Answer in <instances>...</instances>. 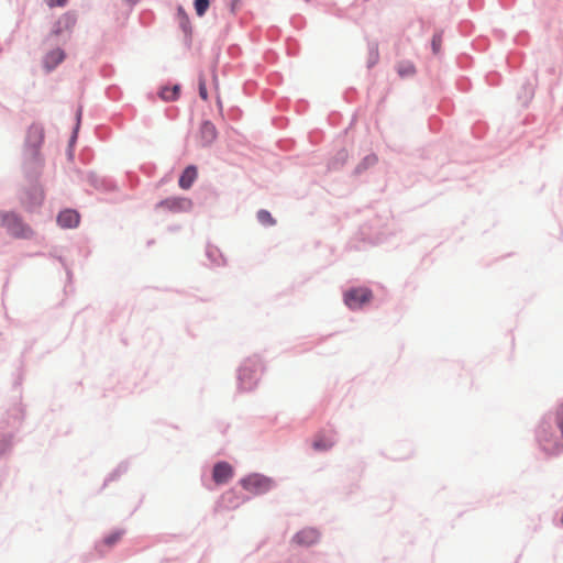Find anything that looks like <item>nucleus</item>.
Returning a JSON list of instances; mask_svg holds the SVG:
<instances>
[{"label":"nucleus","mask_w":563,"mask_h":563,"mask_svg":"<svg viewBox=\"0 0 563 563\" xmlns=\"http://www.w3.org/2000/svg\"><path fill=\"white\" fill-rule=\"evenodd\" d=\"M0 227L4 228L15 239H31L33 236L31 227L13 212H0Z\"/></svg>","instance_id":"1"},{"label":"nucleus","mask_w":563,"mask_h":563,"mask_svg":"<svg viewBox=\"0 0 563 563\" xmlns=\"http://www.w3.org/2000/svg\"><path fill=\"white\" fill-rule=\"evenodd\" d=\"M192 208V201L185 197H169L156 205V209L167 212H188Z\"/></svg>","instance_id":"2"},{"label":"nucleus","mask_w":563,"mask_h":563,"mask_svg":"<svg viewBox=\"0 0 563 563\" xmlns=\"http://www.w3.org/2000/svg\"><path fill=\"white\" fill-rule=\"evenodd\" d=\"M372 299V291L365 287L352 288L344 294V302L350 309H358Z\"/></svg>","instance_id":"3"},{"label":"nucleus","mask_w":563,"mask_h":563,"mask_svg":"<svg viewBox=\"0 0 563 563\" xmlns=\"http://www.w3.org/2000/svg\"><path fill=\"white\" fill-rule=\"evenodd\" d=\"M244 489L258 495L267 492L272 486V481L263 475L253 474L241 481Z\"/></svg>","instance_id":"4"},{"label":"nucleus","mask_w":563,"mask_h":563,"mask_svg":"<svg viewBox=\"0 0 563 563\" xmlns=\"http://www.w3.org/2000/svg\"><path fill=\"white\" fill-rule=\"evenodd\" d=\"M233 476V468L227 462H219L213 466L212 478L218 485L228 483Z\"/></svg>","instance_id":"5"},{"label":"nucleus","mask_w":563,"mask_h":563,"mask_svg":"<svg viewBox=\"0 0 563 563\" xmlns=\"http://www.w3.org/2000/svg\"><path fill=\"white\" fill-rule=\"evenodd\" d=\"M319 532L313 528H306L300 530L295 537L294 541L299 545L310 547L318 542Z\"/></svg>","instance_id":"6"},{"label":"nucleus","mask_w":563,"mask_h":563,"mask_svg":"<svg viewBox=\"0 0 563 563\" xmlns=\"http://www.w3.org/2000/svg\"><path fill=\"white\" fill-rule=\"evenodd\" d=\"M197 177H198L197 167L194 165H189L185 168V170L180 175L178 185L181 189L187 190L192 186V184L196 181Z\"/></svg>","instance_id":"7"},{"label":"nucleus","mask_w":563,"mask_h":563,"mask_svg":"<svg viewBox=\"0 0 563 563\" xmlns=\"http://www.w3.org/2000/svg\"><path fill=\"white\" fill-rule=\"evenodd\" d=\"M57 222L63 228H75L79 223V214L75 210H64L58 214Z\"/></svg>","instance_id":"8"},{"label":"nucleus","mask_w":563,"mask_h":563,"mask_svg":"<svg viewBox=\"0 0 563 563\" xmlns=\"http://www.w3.org/2000/svg\"><path fill=\"white\" fill-rule=\"evenodd\" d=\"M200 134H201V139L203 141V144H206V145L210 144L217 137L216 126L211 122L207 121V122L202 123V125L200 128Z\"/></svg>","instance_id":"9"},{"label":"nucleus","mask_w":563,"mask_h":563,"mask_svg":"<svg viewBox=\"0 0 563 563\" xmlns=\"http://www.w3.org/2000/svg\"><path fill=\"white\" fill-rule=\"evenodd\" d=\"M64 57H65V55L62 49H59V48L54 49L47 54V56L45 58V64L49 69H52L55 66H57L59 63H62Z\"/></svg>","instance_id":"10"},{"label":"nucleus","mask_w":563,"mask_h":563,"mask_svg":"<svg viewBox=\"0 0 563 563\" xmlns=\"http://www.w3.org/2000/svg\"><path fill=\"white\" fill-rule=\"evenodd\" d=\"M180 87L179 85H175L172 88L164 87L159 91V97L165 101H173L179 97Z\"/></svg>","instance_id":"11"},{"label":"nucleus","mask_w":563,"mask_h":563,"mask_svg":"<svg viewBox=\"0 0 563 563\" xmlns=\"http://www.w3.org/2000/svg\"><path fill=\"white\" fill-rule=\"evenodd\" d=\"M43 141V130L40 126L33 125L27 133V142L33 146H38Z\"/></svg>","instance_id":"12"},{"label":"nucleus","mask_w":563,"mask_h":563,"mask_svg":"<svg viewBox=\"0 0 563 563\" xmlns=\"http://www.w3.org/2000/svg\"><path fill=\"white\" fill-rule=\"evenodd\" d=\"M334 440L332 437L319 435L313 442V448L316 450H328L332 448Z\"/></svg>","instance_id":"13"},{"label":"nucleus","mask_w":563,"mask_h":563,"mask_svg":"<svg viewBox=\"0 0 563 563\" xmlns=\"http://www.w3.org/2000/svg\"><path fill=\"white\" fill-rule=\"evenodd\" d=\"M397 71H398L399 76L404 78V77L412 76L416 73V69L411 63L406 62V63H400L398 65Z\"/></svg>","instance_id":"14"},{"label":"nucleus","mask_w":563,"mask_h":563,"mask_svg":"<svg viewBox=\"0 0 563 563\" xmlns=\"http://www.w3.org/2000/svg\"><path fill=\"white\" fill-rule=\"evenodd\" d=\"M257 219L263 225H274L275 220L267 210H260L257 212Z\"/></svg>","instance_id":"15"},{"label":"nucleus","mask_w":563,"mask_h":563,"mask_svg":"<svg viewBox=\"0 0 563 563\" xmlns=\"http://www.w3.org/2000/svg\"><path fill=\"white\" fill-rule=\"evenodd\" d=\"M210 7L209 0H195V10L198 16L205 15Z\"/></svg>","instance_id":"16"},{"label":"nucleus","mask_w":563,"mask_h":563,"mask_svg":"<svg viewBox=\"0 0 563 563\" xmlns=\"http://www.w3.org/2000/svg\"><path fill=\"white\" fill-rule=\"evenodd\" d=\"M122 536H123V531H114V532L110 533L109 536H107L102 540V543L107 547H112L122 538Z\"/></svg>","instance_id":"17"},{"label":"nucleus","mask_w":563,"mask_h":563,"mask_svg":"<svg viewBox=\"0 0 563 563\" xmlns=\"http://www.w3.org/2000/svg\"><path fill=\"white\" fill-rule=\"evenodd\" d=\"M540 439H541L543 449L551 454L559 453L563 449V445H560L558 443L551 444L545 439H543V438H540Z\"/></svg>","instance_id":"18"},{"label":"nucleus","mask_w":563,"mask_h":563,"mask_svg":"<svg viewBox=\"0 0 563 563\" xmlns=\"http://www.w3.org/2000/svg\"><path fill=\"white\" fill-rule=\"evenodd\" d=\"M199 96L203 100L208 99V91H207L206 80L202 77H200V79H199Z\"/></svg>","instance_id":"19"},{"label":"nucleus","mask_w":563,"mask_h":563,"mask_svg":"<svg viewBox=\"0 0 563 563\" xmlns=\"http://www.w3.org/2000/svg\"><path fill=\"white\" fill-rule=\"evenodd\" d=\"M440 47H441V36L440 35H434L433 38H432V49H433V52L435 54L439 53Z\"/></svg>","instance_id":"20"},{"label":"nucleus","mask_w":563,"mask_h":563,"mask_svg":"<svg viewBox=\"0 0 563 563\" xmlns=\"http://www.w3.org/2000/svg\"><path fill=\"white\" fill-rule=\"evenodd\" d=\"M558 424L563 437V404L560 406L558 410Z\"/></svg>","instance_id":"21"},{"label":"nucleus","mask_w":563,"mask_h":563,"mask_svg":"<svg viewBox=\"0 0 563 563\" xmlns=\"http://www.w3.org/2000/svg\"><path fill=\"white\" fill-rule=\"evenodd\" d=\"M68 0H48L47 1V4L49 7H55V5H58V7H63L67 3Z\"/></svg>","instance_id":"22"},{"label":"nucleus","mask_w":563,"mask_h":563,"mask_svg":"<svg viewBox=\"0 0 563 563\" xmlns=\"http://www.w3.org/2000/svg\"><path fill=\"white\" fill-rule=\"evenodd\" d=\"M179 13L184 16L185 21L188 22V18L181 8H179Z\"/></svg>","instance_id":"23"},{"label":"nucleus","mask_w":563,"mask_h":563,"mask_svg":"<svg viewBox=\"0 0 563 563\" xmlns=\"http://www.w3.org/2000/svg\"><path fill=\"white\" fill-rule=\"evenodd\" d=\"M374 55H375V59H377L378 57V49H377V46L374 47Z\"/></svg>","instance_id":"24"},{"label":"nucleus","mask_w":563,"mask_h":563,"mask_svg":"<svg viewBox=\"0 0 563 563\" xmlns=\"http://www.w3.org/2000/svg\"><path fill=\"white\" fill-rule=\"evenodd\" d=\"M245 372H246V368H243V369L241 371V373H240V377H241V378H242V377H244Z\"/></svg>","instance_id":"25"},{"label":"nucleus","mask_w":563,"mask_h":563,"mask_svg":"<svg viewBox=\"0 0 563 563\" xmlns=\"http://www.w3.org/2000/svg\"><path fill=\"white\" fill-rule=\"evenodd\" d=\"M130 3H135L137 0H126Z\"/></svg>","instance_id":"26"}]
</instances>
